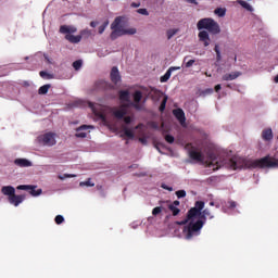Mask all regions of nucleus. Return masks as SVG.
Returning a JSON list of instances; mask_svg holds the SVG:
<instances>
[{"label":"nucleus","instance_id":"obj_39","mask_svg":"<svg viewBox=\"0 0 278 278\" xmlns=\"http://www.w3.org/2000/svg\"><path fill=\"white\" fill-rule=\"evenodd\" d=\"M177 199H184L186 198V190H178L176 191Z\"/></svg>","mask_w":278,"mask_h":278},{"label":"nucleus","instance_id":"obj_51","mask_svg":"<svg viewBox=\"0 0 278 278\" xmlns=\"http://www.w3.org/2000/svg\"><path fill=\"white\" fill-rule=\"evenodd\" d=\"M172 205H174V207L179 206V205H180L179 200H175V201L172 203Z\"/></svg>","mask_w":278,"mask_h":278},{"label":"nucleus","instance_id":"obj_15","mask_svg":"<svg viewBox=\"0 0 278 278\" xmlns=\"http://www.w3.org/2000/svg\"><path fill=\"white\" fill-rule=\"evenodd\" d=\"M179 68L181 67H169L166 73L161 76L160 81L161 84H166V81H168V79H170V75H173V71H179Z\"/></svg>","mask_w":278,"mask_h":278},{"label":"nucleus","instance_id":"obj_29","mask_svg":"<svg viewBox=\"0 0 278 278\" xmlns=\"http://www.w3.org/2000/svg\"><path fill=\"white\" fill-rule=\"evenodd\" d=\"M166 103H168V96H164L159 108L160 112H164V110H166Z\"/></svg>","mask_w":278,"mask_h":278},{"label":"nucleus","instance_id":"obj_14","mask_svg":"<svg viewBox=\"0 0 278 278\" xmlns=\"http://www.w3.org/2000/svg\"><path fill=\"white\" fill-rule=\"evenodd\" d=\"M14 164L20 168H29L31 166V162L27 159H15Z\"/></svg>","mask_w":278,"mask_h":278},{"label":"nucleus","instance_id":"obj_36","mask_svg":"<svg viewBox=\"0 0 278 278\" xmlns=\"http://www.w3.org/2000/svg\"><path fill=\"white\" fill-rule=\"evenodd\" d=\"M39 75H40V77H42V79H53V75H51V74H49V73H47L45 71H41L39 73Z\"/></svg>","mask_w":278,"mask_h":278},{"label":"nucleus","instance_id":"obj_52","mask_svg":"<svg viewBox=\"0 0 278 278\" xmlns=\"http://www.w3.org/2000/svg\"><path fill=\"white\" fill-rule=\"evenodd\" d=\"M222 88H223V87H222L220 85H216V86H215V92H218L219 90H222Z\"/></svg>","mask_w":278,"mask_h":278},{"label":"nucleus","instance_id":"obj_40","mask_svg":"<svg viewBox=\"0 0 278 278\" xmlns=\"http://www.w3.org/2000/svg\"><path fill=\"white\" fill-rule=\"evenodd\" d=\"M54 220H55V224H56V225H62V223H64V216H62V215H56L55 218H54Z\"/></svg>","mask_w":278,"mask_h":278},{"label":"nucleus","instance_id":"obj_9","mask_svg":"<svg viewBox=\"0 0 278 278\" xmlns=\"http://www.w3.org/2000/svg\"><path fill=\"white\" fill-rule=\"evenodd\" d=\"M18 190H26V192H29L31 197H40L42 194V189L36 190V186L34 185H20L17 186Z\"/></svg>","mask_w":278,"mask_h":278},{"label":"nucleus","instance_id":"obj_5","mask_svg":"<svg viewBox=\"0 0 278 278\" xmlns=\"http://www.w3.org/2000/svg\"><path fill=\"white\" fill-rule=\"evenodd\" d=\"M198 29L201 31V29H207L210 34H213V36H216V34H220V25H218V22L214 21L211 17H204L200 20L197 24Z\"/></svg>","mask_w":278,"mask_h":278},{"label":"nucleus","instance_id":"obj_23","mask_svg":"<svg viewBox=\"0 0 278 278\" xmlns=\"http://www.w3.org/2000/svg\"><path fill=\"white\" fill-rule=\"evenodd\" d=\"M126 114H127V110H125V108H122L119 110L114 111L113 116H115V118H118L121 121L122 118H125Z\"/></svg>","mask_w":278,"mask_h":278},{"label":"nucleus","instance_id":"obj_24","mask_svg":"<svg viewBox=\"0 0 278 278\" xmlns=\"http://www.w3.org/2000/svg\"><path fill=\"white\" fill-rule=\"evenodd\" d=\"M237 3L239 5H241V8H243L248 12H253V7L251 4H249L247 1H244V0H237Z\"/></svg>","mask_w":278,"mask_h":278},{"label":"nucleus","instance_id":"obj_45","mask_svg":"<svg viewBox=\"0 0 278 278\" xmlns=\"http://www.w3.org/2000/svg\"><path fill=\"white\" fill-rule=\"evenodd\" d=\"M194 60H189L188 62L185 63V68H190L194 64Z\"/></svg>","mask_w":278,"mask_h":278},{"label":"nucleus","instance_id":"obj_20","mask_svg":"<svg viewBox=\"0 0 278 278\" xmlns=\"http://www.w3.org/2000/svg\"><path fill=\"white\" fill-rule=\"evenodd\" d=\"M1 192L5 197L10 198V197H14L16 194V189H14V187H12V186H5V187H2Z\"/></svg>","mask_w":278,"mask_h":278},{"label":"nucleus","instance_id":"obj_33","mask_svg":"<svg viewBox=\"0 0 278 278\" xmlns=\"http://www.w3.org/2000/svg\"><path fill=\"white\" fill-rule=\"evenodd\" d=\"M177 31H179V29H177V28L168 29L166 31L167 40H170V38H173V36H175L177 34Z\"/></svg>","mask_w":278,"mask_h":278},{"label":"nucleus","instance_id":"obj_43","mask_svg":"<svg viewBox=\"0 0 278 278\" xmlns=\"http://www.w3.org/2000/svg\"><path fill=\"white\" fill-rule=\"evenodd\" d=\"M165 140L168 142V144H173V142H175V137H173V135H166Z\"/></svg>","mask_w":278,"mask_h":278},{"label":"nucleus","instance_id":"obj_37","mask_svg":"<svg viewBox=\"0 0 278 278\" xmlns=\"http://www.w3.org/2000/svg\"><path fill=\"white\" fill-rule=\"evenodd\" d=\"M75 177H77V175H75V174H64L63 176H59V179L64 181V179H71V178H75Z\"/></svg>","mask_w":278,"mask_h":278},{"label":"nucleus","instance_id":"obj_27","mask_svg":"<svg viewBox=\"0 0 278 278\" xmlns=\"http://www.w3.org/2000/svg\"><path fill=\"white\" fill-rule=\"evenodd\" d=\"M123 131H124V136H126V138H130V140H132L134 138V130L127 128V126L123 127Z\"/></svg>","mask_w":278,"mask_h":278},{"label":"nucleus","instance_id":"obj_4","mask_svg":"<svg viewBox=\"0 0 278 278\" xmlns=\"http://www.w3.org/2000/svg\"><path fill=\"white\" fill-rule=\"evenodd\" d=\"M187 227L185 228L186 232V239L192 240L194 236L201 235V229H203V226L205 225V220L198 219L194 222V219H189Z\"/></svg>","mask_w":278,"mask_h":278},{"label":"nucleus","instance_id":"obj_17","mask_svg":"<svg viewBox=\"0 0 278 278\" xmlns=\"http://www.w3.org/2000/svg\"><path fill=\"white\" fill-rule=\"evenodd\" d=\"M110 84L103 79L97 80L93 84V90H108Z\"/></svg>","mask_w":278,"mask_h":278},{"label":"nucleus","instance_id":"obj_46","mask_svg":"<svg viewBox=\"0 0 278 278\" xmlns=\"http://www.w3.org/2000/svg\"><path fill=\"white\" fill-rule=\"evenodd\" d=\"M228 204H229L230 210H233L238 205V203H236V201H229Z\"/></svg>","mask_w":278,"mask_h":278},{"label":"nucleus","instance_id":"obj_41","mask_svg":"<svg viewBox=\"0 0 278 278\" xmlns=\"http://www.w3.org/2000/svg\"><path fill=\"white\" fill-rule=\"evenodd\" d=\"M81 60H77L73 63V67L75 68V71H79V68H81Z\"/></svg>","mask_w":278,"mask_h":278},{"label":"nucleus","instance_id":"obj_55","mask_svg":"<svg viewBox=\"0 0 278 278\" xmlns=\"http://www.w3.org/2000/svg\"><path fill=\"white\" fill-rule=\"evenodd\" d=\"M162 188H164V190H173V188H168L166 186H162Z\"/></svg>","mask_w":278,"mask_h":278},{"label":"nucleus","instance_id":"obj_7","mask_svg":"<svg viewBox=\"0 0 278 278\" xmlns=\"http://www.w3.org/2000/svg\"><path fill=\"white\" fill-rule=\"evenodd\" d=\"M88 106L90 110H92L94 116L102 121V123H108V116L105 115V112H103V106L100 104H94L92 102H88Z\"/></svg>","mask_w":278,"mask_h":278},{"label":"nucleus","instance_id":"obj_18","mask_svg":"<svg viewBox=\"0 0 278 278\" xmlns=\"http://www.w3.org/2000/svg\"><path fill=\"white\" fill-rule=\"evenodd\" d=\"M242 75L241 72H232L230 74H225L222 79L223 81H233V79H238Z\"/></svg>","mask_w":278,"mask_h":278},{"label":"nucleus","instance_id":"obj_19","mask_svg":"<svg viewBox=\"0 0 278 278\" xmlns=\"http://www.w3.org/2000/svg\"><path fill=\"white\" fill-rule=\"evenodd\" d=\"M189 157L195 162H203V153L197 150L189 151Z\"/></svg>","mask_w":278,"mask_h":278},{"label":"nucleus","instance_id":"obj_1","mask_svg":"<svg viewBox=\"0 0 278 278\" xmlns=\"http://www.w3.org/2000/svg\"><path fill=\"white\" fill-rule=\"evenodd\" d=\"M225 166L232 170H238V168H278V159L266 155L262 159L251 160L235 155L226 160Z\"/></svg>","mask_w":278,"mask_h":278},{"label":"nucleus","instance_id":"obj_28","mask_svg":"<svg viewBox=\"0 0 278 278\" xmlns=\"http://www.w3.org/2000/svg\"><path fill=\"white\" fill-rule=\"evenodd\" d=\"M168 210L172 211L173 216H179V213L181 212L175 204H168Z\"/></svg>","mask_w":278,"mask_h":278},{"label":"nucleus","instance_id":"obj_57","mask_svg":"<svg viewBox=\"0 0 278 278\" xmlns=\"http://www.w3.org/2000/svg\"><path fill=\"white\" fill-rule=\"evenodd\" d=\"M210 205H211V206H214V202H210Z\"/></svg>","mask_w":278,"mask_h":278},{"label":"nucleus","instance_id":"obj_50","mask_svg":"<svg viewBox=\"0 0 278 278\" xmlns=\"http://www.w3.org/2000/svg\"><path fill=\"white\" fill-rule=\"evenodd\" d=\"M144 127V124L140 123L135 127V130L142 129Z\"/></svg>","mask_w":278,"mask_h":278},{"label":"nucleus","instance_id":"obj_12","mask_svg":"<svg viewBox=\"0 0 278 278\" xmlns=\"http://www.w3.org/2000/svg\"><path fill=\"white\" fill-rule=\"evenodd\" d=\"M9 203H11V205H14L15 207H18V205H21V203L23 201H25V195L21 194V195H16V193L12 197H9Z\"/></svg>","mask_w":278,"mask_h":278},{"label":"nucleus","instance_id":"obj_16","mask_svg":"<svg viewBox=\"0 0 278 278\" xmlns=\"http://www.w3.org/2000/svg\"><path fill=\"white\" fill-rule=\"evenodd\" d=\"M111 81L114 84H118L121 81V72H118V67L113 66L111 70Z\"/></svg>","mask_w":278,"mask_h":278},{"label":"nucleus","instance_id":"obj_53","mask_svg":"<svg viewBox=\"0 0 278 278\" xmlns=\"http://www.w3.org/2000/svg\"><path fill=\"white\" fill-rule=\"evenodd\" d=\"M97 25H99L98 22H90V27H97Z\"/></svg>","mask_w":278,"mask_h":278},{"label":"nucleus","instance_id":"obj_38","mask_svg":"<svg viewBox=\"0 0 278 278\" xmlns=\"http://www.w3.org/2000/svg\"><path fill=\"white\" fill-rule=\"evenodd\" d=\"M159 214H162V206H156L152 210V216H157Z\"/></svg>","mask_w":278,"mask_h":278},{"label":"nucleus","instance_id":"obj_30","mask_svg":"<svg viewBox=\"0 0 278 278\" xmlns=\"http://www.w3.org/2000/svg\"><path fill=\"white\" fill-rule=\"evenodd\" d=\"M81 38H90L92 36V30L86 28L80 31Z\"/></svg>","mask_w":278,"mask_h":278},{"label":"nucleus","instance_id":"obj_6","mask_svg":"<svg viewBox=\"0 0 278 278\" xmlns=\"http://www.w3.org/2000/svg\"><path fill=\"white\" fill-rule=\"evenodd\" d=\"M60 34H66L65 40H68L72 45H79L81 42V36L80 35H71L77 33V27L75 26H68V25H61L59 29Z\"/></svg>","mask_w":278,"mask_h":278},{"label":"nucleus","instance_id":"obj_3","mask_svg":"<svg viewBox=\"0 0 278 278\" xmlns=\"http://www.w3.org/2000/svg\"><path fill=\"white\" fill-rule=\"evenodd\" d=\"M124 17L117 16L111 24L112 33L110 35L111 40H116V38H121V36H134L136 34V28L125 29L124 28Z\"/></svg>","mask_w":278,"mask_h":278},{"label":"nucleus","instance_id":"obj_22","mask_svg":"<svg viewBox=\"0 0 278 278\" xmlns=\"http://www.w3.org/2000/svg\"><path fill=\"white\" fill-rule=\"evenodd\" d=\"M262 138H263V140L270 142V140H273V129L267 128V129L263 130Z\"/></svg>","mask_w":278,"mask_h":278},{"label":"nucleus","instance_id":"obj_21","mask_svg":"<svg viewBox=\"0 0 278 278\" xmlns=\"http://www.w3.org/2000/svg\"><path fill=\"white\" fill-rule=\"evenodd\" d=\"M92 126L83 125L76 129V138H86L87 134L84 132L86 129H90Z\"/></svg>","mask_w":278,"mask_h":278},{"label":"nucleus","instance_id":"obj_56","mask_svg":"<svg viewBox=\"0 0 278 278\" xmlns=\"http://www.w3.org/2000/svg\"><path fill=\"white\" fill-rule=\"evenodd\" d=\"M186 60H188V56H185V58H184V62H185V63H186Z\"/></svg>","mask_w":278,"mask_h":278},{"label":"nucleus","instance_id":"obj_35","mask_svg":"<svg viewBox=\"0 0 278 278\" xmlns=\"http://www.w3.org/2000/svg\"><path fill=\"white\" fill-rule=\"evenodd\" d=\"M214 51L216 53L217 62H220L223 60V56L220 55V49L218 48V45H215Z\"/></svg>","mask_w":278,"mask_h":278},{"label":"nucleus","instance_id":"obj_25","mask_svg":"<svg viewBox=\"0 0 278 278\" xmlns=\"http://www.w3.org/2000/svg\"><path fill=\"white\" fill-rule=\"evenodd\" d=\"M80 188H84V186H87V188H94V182H92V178H88L85 181L79 182Z\"/></svg>","mask_w":278,"mask_h":278},{"label":"nucleus","instance_id":"obj_47","mask_svg":"<svg viewBox=\"0 0 278 278\" xmlns=\"http://www.w3.org/2000/svg\"><path fill=\"white\" fill-rule=\"evenodd\" d=\"M124 123H125L126 125H130V123H131V116H126V117H124Z\"/></svg>","mask_w":278,"mask_h":278},{"label":"nucleus","instance_id":"obj_58","mask_svg":"<svg viewBox=\"0 0 278 278\" xmlns=\"http://www.w3.org/2000/svg\"><path fill=\"white\" fill-rule=\"evenodd\" d=\"M227 88H231V85H227Z\"/></svg>","mask_w":278,"mask_h":278},{"label":"nucleus","instance_id":"obj_34","mask_svg":"<svg viewBox=\"0 0 278 278\" xmlns=\"http://www.w3.org/2000/svg\"><path fill=\"white\" fill-rule=\"evenodd\" d=\"M215 14H217V16H225V14H227V10L226 9H223V8H217L215 9Z\"/></svg>","mask_w":278,"mask_h":278},{"label":"nucleus","instance_id":"obj_11","mask_svg":"<svg viewBox=\"0 0 278 278\" xmlns=\"http://www.w3.org/2000/svg\"><path fill=\"white\" fill-rule=\"evenodd\" d=\"M175 118L180 123V125H186V113L182 109H176L173 111Z\"/></svg>","mask_w":278,"mask_h":278},{"label":"nucleus","instance_id":"obj_13","mask_svg":"<svg viewBox=\"0 0 278 278\" xmlns=\"http://www.w3.org/2000/svg\"><path fill=\"white\" fill-rule=\"evenodd\" d=\"M200 42H203L204 47H210V34L206 30H201L198 35Z\"/></svg>","mask_w":278,"mask_h":278},{"label":"nucleus","instance_id":"obj_48","mask_svg":"<svg viewBox=\"0 0 278 278\" xmlns=\"http://www.w3.org/2000/svg\"><path fill=\"white\" fill-rule=\"evenodd\" d=\"M187 3H191L193 5H199V3L197 2V0H185Z\"/></svg>","mask_w":278,"mask_h":278},{"label":"nucleus","instance_id":"obj_2","mask_svg":"<svg viewBox=\"0 0 278 278\" xmlns=\"http://www.w3.org/2000/svg\"><path fill=\"white\" fill-rule=\"evenodd\" d=\"M203 207H205V202L197 201L194 207H191L187 212V217L182 222L178 223V225H188V220H197V218L204 220V225L207 220V217L212 220V218H214L212 211H210V208L203 210Z\"/></svg>","mask_w":278,"mask_h":278},{"label":"nucleus","instance_id":"obj_59","mask_svg":"<svg viewBox=\"0 0 278 278\" xmlns=\"http://www.w3.org/2000/svg\"><path fill=\"white\" fill-rule=\"evenodd\" d=\"M141 142H144V139H140Z\"/></svg>","mask_w":278,"mask_h":278},{"label":"nucleus","instance_id":"obj_54","mask_svg":"<svg viewBox=\"0 0 278 278\" xmlns=\"http://www.w3.org/2000/svg\"><path fill=\"white\" fill-rule=\"evenodd\" d=\"M45 59L47 60L48 64H51V60H49V56H45Z\"/></svg>","mask_w":278,"mask_h":278},{"label":"nucleus","instance_id":"obj_8","mask_svg":"<svg viewBox=\"0 0 278 278\" xmlns=\"http://www.w3.org/2000/svg\"><path fill=\"white\" fill-rule=\"evenodd\" d=\"M39 142L43 144L45 147H53L55 146V134L53 132H47L45 135H41L38 137Z\"/></svg>","mask_w":278,"mask_h":278},{"label":"nucleus","instance_id":"obj_49","mask_svg":"<svg viewBox=\"0 0 278 278\" xmlns=\"http://www.w3.org/2000/svg\"><path fill=\"white\" fill-rule=\"evenodd\" d=\"M131 8H140V2H132L130 4Z\"/></svg>","mask_w":278,"mask_h":278},{"label":"nucleus","instance_id":"obj_60","mask_svg":"<svg viewBox=\"0 0 278 278\" xmlns=\"http://www.w3.org/2000/svg\"><path fill=\"white\" fill-rule=\"evenodd\" d=\"M236 60H238V58H237V56H235V62H236Z\"/></svg>","mask_w":278,"mask_h":278},{"label":"nucleus","instance_id":"obj_10","mask_svg":"<svg viewBox=\"0 0 278 278\" xmlns=\"http://www.w3.org/2000/svg\"><path fill=\"white\" fill-rule=\"evenodd\" d=\"M132 99L135 101V103H131L132 108H135V110H141L142 108L140 106V102L142 101V91H135L132 94Z\"/></svg>","mask_w":278,"mask_h":278},{"label":"nucleus","instance_id":"obj_42","mask_svg":"<svg viewBox=\"0 0 278 278\" xmlns=\"http://www.w3.org/2000/svg\"><path fill=\"white\" fill-rule=\"evenodd\" d=\"M148 125L151 129H160V124L157 122H149Z\"/></svg>","mask_w":278,"mask_h":278},{"label":"nucleus","instance_id":"obj_31","mask_svg":"<svg viewBox=\"0 0 278 278\" xmlns=\"http://www.w3.org/2000/svg\"><path fill=\"white\" fill-rule=\"evenodd\" d=\"M49 88H51V85H43L39 88L38 93L47 94V92H49Z\"/></svg>","mask_w":278,"mask_h":278},{"label":"nucleus","instance_id":"obj_44","mask_svg":"<svg viewBox=\"0 0 278 278\" xmlns=\"http://www.w3.org/2000/svg\"><path fill=\"white\" fill-rule=\"evenodd\" d=\"M137 14H142V16H149V11H147V9H138Z\"/></svg>","mask_w":278,"mask_h":278},{"label":"nucleus","instance_id":"obj_32","mask_svg":"<svg viewBox=\"0 0 278 278\" xmlns=\"http://www.w3.org/2000/svg\"><path fill=\"white\" fill-rule=\"evenodd\" d=\"M110 25V21H105L99 28H98V34H103V31H105V29L108 28V26Z\"/></svg>","mask_w":278,"mask_h":278},{"label":"nucleus","instance_id":"obj_26","mask_svg":"<svg viewBox=\"0 0 278 278\" xmlns=\"http://www.w3.org/2000/svg\"><path fill=\"white\" fill-rule=\"evenodd\" d=\"M119 100L128 102L129 101V91L121 90L119 91Z\"/></svg>","mask_w":278,"mask_h":278}]
</instances>
